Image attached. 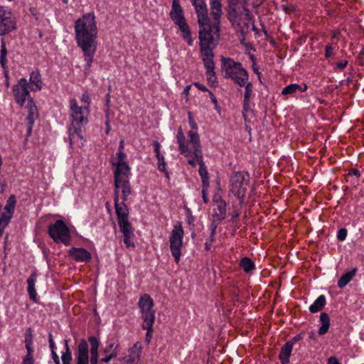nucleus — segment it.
I'll list each match as a JSON object with an SVG mask.
<instances>
[{"label":"nucleus","instance_id":"f257e3e1","mask_svg":"<svg viewBox=\"0 0 364 364\" xmlns=\"http://www.w3.org/2000/svg\"><path fill=\"white\" fill-rule=\"evenodd\" d=\"M75 40L84 53L85 70H90L97 50V27L94 13H88L75 23Z\"/></svg>","mask_w":364,"mask_h":364},{"label":"nucleus","instance_id":"f03ea898","mask_svg":"<svg viewBox=\"0 0 364 364\" xmlns=\"http://www.w3.org/2000/svg\"><path fill=\"white\" fill-rule=\"evenodd\" d=\"M186 136L181 127L177 131L176 139L178 144V151L186 159L192 167L196 166V159L203 156L200 136L196 131L191 130Z\"/></svg>","mask_w":364,"mask_h":364},{"label":"nucleus","instance_id":"7ed1b4c3","mask_svg":"<svg viewBox=\"0 0 364 364\" xmlns=\"http://www.w3.org/2000/svg\"><path fill=\"white\" fill-rule=\"evenodd\" d=\"M117 178L114 180V201L118 224L121 225L129 221V210L125 204L128 196L131 194L129 178Z\"/></svg>","mask_w":364,"mask_h":364},{"label":"nucleus","instance_id":"20e7f679","mask_svg":"<svg viewBox=\"0 0 364 364\" xmlns=\"http://www.w3.org/2000/svg\"><path fill=\"white\" fill-rule=\"evenodd\" d=\"M220 70L225 79L230 80L235 85L242 87L249 79L247 70L242 63L231 58L221 57Z\"/></svg>","mask_w":364,"mask_h":364},{"label":"nucleus","instance_id":"39448f33","mask_svg":"<svg viewBox=\"0 0 364 364\" xmlns=\"http://www.w3.org/2000/svg\"><path fill=\"white\" fill-rule=\"evenodd\" d=\"M88 341L90 344V359L88 343L82 338L80 341L75 353L76 364H98L100 341L95 336H90Z\"/></svg>","mask_w":364,"mask_h":364},{"label":"nucleus","instance_id":"423d86ee","mask_svg":"<svg viewBox=\"0 0 364 364\" xmlns=\"http://www.w3.org/2000/svg\"><path fill=\"white\" fill-rule=\"evenodd\" d=\"M124 141L122 139L119 141L118 151L115 156L110 159V164L114 168L113 171L114 178H129L131 176V168L127 161V154L124 153Z\"/></svg>","mask_w":364,"mask_h":364},{"label":"nucleus","instance_id":"0eeeda50","mask_svg":"<svg viewBox=\"0 0 364 364\" xmlns=\"http://www.w3.org/2000/svg\"><path fill=\"white\" fill-rule=\"evenodd\" d=\"M250 176L247 171H234L230 177L229 191L242 203L250 185Z\"/></svg>","mask_w":364,"mask_h":364},{"label":"nucleus","instance_id":"6e6552de","mask_svg":"<svg viewBox=\"0 0 364 364\" xmlns=\"http://www.w3.org/2000/svg\"><path fill=\"white\" fill-rule=\"evenodd\" d=\"M170 18L173 23L178 26L179 30L182 33L183 38L187 42L188 45L192 46L193 39L190 28L186 23V20L183 14V10L180 4V0H172Z\"/></svg>","mask_w":364,"mask_h":364},{"label":"nucleus","instance_id":"1a4fd4ad","mask_svg":"<svg viewBox=\"0 0 364 364\" xmlns=\"http://www.w3.org/2000/svg\"><path fill=\"white\" fill-rule=\"evenodd\" d=\"M228 16L232 26L242 33L253 23L252 16L246 6H242L239 10L232 9L229 10Z\"/></svg>","mask_w":364,"mask_h":364},{"label":"nucleus","instance_id":"9d476101","mask_svg":"<svg viewBox=\"0 0 364 364\" xmlns=\"http://www.w3.org/2000/svg\"><path fill=\"white\" fill-rule=\"evenodd\" d=\"M48 232L55 243H63L65 246L70 245V230L63 220H57L53 224L50 225Z\"/></svg>","mask_w":364,"mask_h":364},{"label":"nucleus","instance_id":"9b49d317","mask_svg":"<svg viewBox=\"0 0 364 364\" xmlns=\"http://www.w3.org/2000/svg\"><path fill=\"white\" fill-rule=\"evenodd\" d=\"M70 126L84 127L88 122L90 109L87 106H79L75 99L69 101Z\"/></svg>","mask_w":364,"mask_h":364},{"label":"nucleus","instance_id":"f8f14e48","mask_svg":"<svg viewBox=\"0 0 364 364\" xmlns=\"http://www.w3.org/2000/svg\"><path fill=\"white\" fill-rule=\"evenodd\" d=\"M205 18L203 21L201 18H198L200 26L199 39L200 50L213 49L212 44L214 34L218 33V31H215L213 25L210 26V18L208 14H206Z\"/></svg>","mask_w":364,"mask_h":364},{"label":"nucleus","instance_id":"ddd939ff","mask_svg":"<svg viewBox=\"0 0 364 364\" xmlns=\"http://www.w3.org/2000/svg\"><path fill=\"white\" fill-rule=\"evenodd\" d=\"M183 235L182 225L178 223L173 226L169 237L171 252L176 263H178L181 259Z\"/></svg>","mask_w":364,"mask_h":364},{"label":"nucleus","instance_id":"4468645a","mask_svg":"<svg viewBox=\"0 0 364 364\" xmlns=\"http://www.w3.org/2000/svg\"><path fill=\"white\" fill-rule=\"evenodd\" d=\"M17 29L16 18L11 11L0 6V36H5Z\"/></svg>","mask_w":364,"mask_h":364},{"label":"nucleus","instance_id":"2eb2a0df","mask_svg":"<svg viewBox=\"0 0 364 364\" xmlns=\"http://www.w3.org/2000/svg\"><path fill=\"white\" fill-rule=\"evenodd\" d=\"M154 301L150 295L144 294L139 300V307L141 310L143 322H151L155 321V311L153 309Z\"/></svg>","mask_w":364,"mask_h":364},{"label":"nucleus","instance_id":"dca6fc26","mask_svg":"<svg viewBox=\"0 0 364 364\" xmlns=\"http://www.w3.org/2000/svg\"><path fill=\"white\" fill-rule=\"evenodd\" d=\"M28 83L26 78H21L18 83L13 86L12 91L18 105L23 106L26 100L32 99L28 90Z\"/></svg>","mask_w":364,"mask_h":364},{"label":"nucleus","instance_id":"f3484780","mask_svg":"<svg viewBox=\"0 0 364 364\" xmlns=\"http://www.w3.org/2000/svg\"><path fill=\"white\" fill-rule=\"evenodd\" d=\"M70 146L72 149L81 148L85 141L82 136V127L70 126L68 128Z\"/></svg>","mask_w":364,"mask_h":364},{"label":"nucleus","instance_id":"a211bd4d","mask_svg":"<svg viewBox=\"0 0 364 364\" xmlns=\"http://www.w3.org/2000/svg\"><path fill=\"white\" fill-rule=\"evenodd\" d=\"M214 205L212 218L215 222H220L227 215V203L220 197L214 198Z\"/></svg>","mask_w":364,"mask_h":364},{"label":"nucleus","instance_id":"6ab92c4d","mask_svg":"<svg viewBox=\"0 0 364 364\" xmlns=\"http://www.w3.org/2000/svg\"><path fill=\"white\" fill-rule=\"evenodd\" d=\"M210 16L215 31H219L220 18L223 14L220 0H210Z\"/></svg>","mask_w":364,"mask_h":364},{"label":"nucleus","instance_id":"aec40b11","mask_svg":"<svg viewBox=\"0 0 364 364\" xmlns=\"http://www.w3.org/2000/svg\"><path fill=\"white\" fill-rule=\"evenodd\" d=\"M69 254L77 262H88L92 259L90 252L82 247H72Z\"/></svg>","mask_w":364,"mask_h":364},{"label":"nucleus","instance_id":"412c9836","mask_svg":"<svg viewBox=\"0 0 364 364\" xmlns=\"http://www.w3.org/2000/svg\"><path fill=\"white\" fill-rule=\"evenodd\" d=\"M121 232L123 234V241L127 247H134L133 242L134 232L130 223H125L119 225Z\"/></svg>","mask_w":364,"mask_h":364},{"label":"nucleus","instance_id":"4be33fe9","mask_svg":"<svg viewBox=\"0 0 364 364\" xmlns=\"http://www.w3.org/2000/svg\"><path fill=\"white\" fill-rule=\"evenodd\" d=\"M26 109H27L28 112L27 120L29 124L28 134L30 135L35 119L38 117L37 107L36 106L33 99H31L28 101Z\"/></svg>","mask_w":364,"mask_h":364},{"label":"nucleus","instance_id":"5701e85b","mask_svg":"<svg viewBox=\"0 0 364 364\" xmlns=\"http://www.w3.org/2000/svg\"><path fill=\"white\" fill-rule=\"evenodd\" d=\"M203 64L205 71H210L215 70V63L213 61V49H203L200 50Z\"/></svg>","mask_w":364,"mask_h":364},{"label":"nucleus","instance_id":"b1692460","mask_svg":"<svg viewBox=\"0 0 364 364\" xmlns=\"http://www.w3.org/2000/svg\"><path fill=\"white\" fill-rule=\"evenodd\" d=\"M308 87L306 84L299 85V84H290L286 86L282 90V95H295L298 92H304L306 91Z\"/></svg>","mask_w":364,"mask_h":364},{"label":"nucleus","instance_id":"393cba45","mask_svg":"<svg viewBox=\"0 0 364 364\" xmlns=\"http://www.w3.org/2000/svg\"><path fill=\"white\" fill-rule=\"evenodd\" d=\"M27 284H28V293L29 295V298L33 301L36 302V298H37V292L35 289V285L37 282V274L36 272H33L27 279Z\"/></svg>","mask_w":364,"mask_h":364},{"label":"nucleus","instance_id":"a878e982","mask_svg":"<svg viewBox=\"0 0 364 364\" xmlns=\"http://www.w3.org/2000/svg\"><path fill=\"white\" fill-rule=\"evenodd\" d=\"M193 6L195 8L198 18H201L203 21L208 14V9L205 0H191Z\"/></svg>","mask_w":364,"mask_h":364},{"label":"nucleus","instance_id":"bb28decb","mask_svg":"<svg viewBox=\"0 0 364 364\" xmlns=\"http://www.w3.org/2000/svg\"><path fill=\"white\" fill-rule=\"evenodd\" d=\"M199 165V175L201 178L202 185H209L208 172L203 161V156L196 159V165Z\"/></svg>","mask_w":364,"mask_h":364},{"label":"nucleus","instance_id":"cd10ccee","mask_svg":"<svg viewBox=\"0 0 364 364\" xmlns=\"http://www.w3.org/2000/svg\"><path fill=\"white\" fill-rule=\"evenodd\" d=\"M293 347L290 346V344L287 343V342L282 347L279 358L282 363V364H289V357L291 354Z\"/></svg>","mask_w":364,"mask_h":364},{"label":"nucleus","instance_id":"c85d7f7f","mask_svg":"<svg viewBox=\"0 0 364 364\" xmlns=\"http://www.w3.org/2000/svg\"><path fill=\"white\" fill-rule=\"evenodd\" d=\"M141 352V346L139 343H136L132 348H129V355L127 359L128 363H132L140 357Z\"/></svg>","mask_w":364,"mask_h":364},{"label":"nucleus","instance_id":"c756f323","mask_svg":"<svg viewBox=\"0 0 364 364\" xmlns=\"http://www.w3.org/2000/svg\"><path fill=\"white\" fill-rule=\"evenodd\" d=\"M319 321L321 323V326L318 329V334L323 336L326 334L330 327V317L326 312H323L320 314Z\"/></svg>","mask_w":364,"mask_h":364},{"label":"nucleus","instance_id":"7c9ffc66","mask_svg":"<svg viewBox=\"0 0 364 364\" xmlns=\"http://www.w3.org/2000/svg\"><path fill=\"white\" fill-rule=\"evenodd\" d=\"M357 268L351 269L350 272L345 273L338 281V287L339 288L345 287L355 276Z\"/></svg>","mask_w":364,"mask_h":364},{"label":"nucleus","instance_id":"2f4dec72","mask_svg":"<svg viewBox=\"0 0 364 364\" xmlns=\"http://www.w3.org/2000/svg\"><path fill=\"white\" fill-rule=\"evenodd\" d=\"M29 80L31 84L36 87L35 89H33V90H40L42 89L43 81L41 80L40 72L38 70L33 71L30 74Z\"/></svg>","mask_w":364,"mask_h":364},{"label":"nucleus","instance_id":"473e14b6","mask_svg":"<svg viewBox=\"0 0 364 364\" xmlns=\"http://www.w3.org/2000/svg\"><path fill=\"white\" fill-rule=\"evenodd\" d=\"M239 266L247 274L255 269V264L247 257H242L240 260Z\"/></svg>","mask_w":364,"mask_h":364},{"label":"nucleus","instance_id":"72a5a7b5","mask_svg":"<svg viewBox=\"0 0 364 364\" xmlns=\"http://www.w3.org/2000/svg\"><path fill=\"white\" fill-rule=\"evenodd\" d=\"M326 305V297L324 295H320L315 301L309 306V311L311 313H316L321 311Z\"/></svg>","mask_w":364,"mask_h":364},{"label":"nucleus","instance_id":"f704fd0d","mask_svg":"<svg viewBox=\"0 0 364 364\" xmlns=\"http://www.w3.org/2000/svg\"><path fill=\"white\" fill-rule=\"evenodd\" d=\"M113 346H114V343H111L104 349L103 352L105 354L109 353V355H108V356H105V357L102 358L100 360V363H107L109 362L112 358H116L117 356V355H118L117 351V346H116L112 350H111L112 348H113Z\"/></svg>","mask_w":364,"mask_h":364},{"label":"nucleus","instance_id":"c9c22d12","mask_svg":"<svg viewBox=\"0 0 364 364\" xmlns=\"http://www.w3.org/2000/svg\"><path fill=\"white\" fill-rule=\"evenodd\" d=\"M247 84L245 85V94H244V107H247L249 105L250 100L252 95V89L253 85L249 81V79L246 82Z\"/></svg>","mask_w":364,"mask_h":364},{"label":"nucleus","instance_id":"e433bc0d","mask_svg":"<svg viewBox=\"0 0 364 364\" xmlns=\"http://www.w3.org/2000/svg\"><path fill=\"white\" fill-rule=\"evenodd\" d=\"M7 49L6 43L4 38L1 39V50H0V64L1 67L6 70V63H7Z\"/></svg>","mask_w":364,"mask_h":364},{"label":"nucleus","instance_id":"4c0bfd02","mask_svg":"<svg viewBox=\"0 0 364 364\" xmlns=\"http://www.w3.org/2000/svg\"><path fill=\"white\" fill-rule=\"evenodd\" d=\"M16 204V198L14 195H11L6 200V203L4 206V212L11 214L14 213L15 208Z\"/></svg>","mask_w":364,"mask_h":364},{"label":"nucleus","instance_id":"58836bf2","mask_svg":"<svg viewBox=\"0 0 364 364\" xmlns=\"http://www.w3.org/2000/svg\"><path fill=\"white\" fill-rule=\"evenodd\" d=\"M65 351L63 352L61 355L63 364H70L72 361V352L67 340L65 341Z\"/></svg>","mask_w":364,"mask_h":364},{"label":"nucleus","instance_id":"ea45409f","mask_svg":"<svg viewBox=\"0 0 364 364\" xmlns=\"http://www.w3.org/2000/svg\"><path fill=\"white\" fill-rule=\"evenodd\" d=\"M157 161H158V163H157L158 169L161 172L164 173V174L166 175V178H169V173H168V171H167V168H166V164L165 159H164V156H159L157 158Z\"/></svg>","mask_w":364,"mask_h":364},{"label":"nucleus","instance_id":"a19ab883","mask_svg":"<svg viewBox=\"0 0 364 364\" xmlns=\"http://www.w3.org/2000/svg\"><path fill=\"white\" fill-rule=\"evenodd\" d=\"M154 322H151V324L149 323L143 322L142 323V328L144 330H146V341L147 343H149L151 338L152 336L153 333V325Z\"/></svg>","mask_w":364,"mask_h":364},{"label":"nucleus","instance_id":"79ce46f5","mask_svg":"<svg viewBox=\"0 0 364 364\" xmlns=\"http://www.w3.org/2000/svg\"><path fill=\"white\" fill-rule=\"evenodd\" d=\"M13 217V214L3 212L0 216V226L6 228Z\"/></svg>","mask_w":364,"mask_h":364},{"label":"nucleus","instance_id":"37998d69","mask_svg":"<svg viewBox=\"0 0 364 364\" xmlns=\"http://www.w3.org/2000/svg\"><path fill=\"white\" fill-rule=\"evenodd\" d=\"M247 0H228L230 10L232 9H241L242 6H245V4Z\"/></svg>","mask_w":364,"mask_h":364},{"label":"nucleus","instance_id":"c03bdc74","mask_svg":"<svg viewBox=\"0 0 364 364\" xmlns=\"http://www.w3.org/2000/svg\"><path fill=\"white\" fill-rule=\"evenodd\" d=\"M205 75L207 80L211 85L215 84L217 82V77L215 75V70L209 71H205Z\"/></svg>","mask_w":364,"mask_h":364},{"label":"nucleus","instance_id":"a18cd8bd","mask_svg":"<svg viewBox=\"0 0 364 364\" xmlns=\"http://www.w3.org/2000/svg\"><path fill=\"white\" fill-rule=\"evenodd\" d=\"M304 337V333H300L299 334H297L296 336H295L294 337H293L291 340H289V341H287V343L290 344V346H291L292 347L294 346V345L301 341V339H303Z\"/></svg>","mask_w":364,"mask_h":364},{"label":"nucleus","instance_id":"49530a36","mask_svg":"<svg viewBox=\"0 0 364 364\" xmlns=\"http://www.w3.org/2000/svg\"><path fill=\"white\" fill-rule=\"evenodd\" d=\"M334 49L335 46H333L332 44H327L325 48V57L326 58L331 57L333 53Z\"/></svg>","mask_w":364,"mask_h":364},{"label":"nucleus","instance_id":"de8ad7c7","mask_svg":"<svg viewBox=\"0 0 364 364\" xmlns=\"http://www.w3.org/2000/svg\"><path fill=\"white\" fill-rule=\"evenodd\" d=\"M208 188L209 185H203L202 187V197L203 202L205 203H208L209 202V199L208 197Z\"/></svg>","mask_w":364,"mask_h":364},{"label":"nucleus","instance_id":"09e8293b","mask_svg":"<svg viewBox=\"0 0 364 364\" xmlns=\"http://www.w3.org/2000/svg\"><path fill=\"white\" fill-rule=\"evenodd\" d=\"M347 237V230L346 228H341L338 231L337 238L340 241H343Z\"/></svg>","mask_w":364,"mask_h":364},{"label":"nucleus","instance_id":"8fccbe9b","mask_svg":"<svg viewBox=\"0 0 364 364\" xmlns=\"http://www.w3.org/2000/svg\"><path fill=\"white\" fill-rule=\"evenodd\" d=\"M82 102L85 103L84 106H87L89 108V105L90 104V96L87 92H85L81 97Z\"/></svg>","mask_w":364,"mask_h":364},{"label":"nucleus","instance_id":"3c124183","mask_svg":"<svg viewBox=\"0 0 364 364\" xmlns=\"http://www.w3.org/2000/svg\"><path fill=\"white\" fill-rule=\"evenodd\" d=\"M188 123L192 129L197 130L198 126L196 122H195L192 114L191 112L188 113Z\"/></svg>","mask_w":364,"mask_h":364},{"label":"nucleus","instance_id":"603ef678","mask_svg":"<svg viewBox=\"0 0 364 364\" xmlns=\"http://www.w3.org/2000/svg\"><path fill=\"white\" fill-rule=\"evenodd\" d=\"M220 222H215L213 220V222L210 224V235H212V237H215L216 233V229Z\"/></svg>","mask_w":364,"mask_h":364},{"label":"nucleus","instance_id":"864d4df0","mask_svg":"<svg viewBox=\"0 0 364 364\" xmlns=\"http://www.w3.org/2000/svg\"><path fill=\"white\" fill-rule=\"evenodd\" d=\"M348 65V61L344 60L339 62L336 63L335 68L339 70H343Z\"/></svg>","mask_w":364,"mask_h":364},{"label":"nucleus","instance_id":"5fc2aeb1","mask_svg":"<svg viewBox=\"0 0 364 364\" xmlns=\"http://www.w3.org/2000/svg\"><path fill=\"white\" fill-rule=\"evenodd\" d=\"M153 144L154 146V152L156 154V158H158L159 156H161L162 155L160 154V148H161L160 143L157 141H154Z\"/></svg>","mask_w":364,"mask_h":364},{"label":"nucleus","instance_id":"6e6d98bb","mask_svg":"<svg viewBox=\"0 0 364 364\" xmlns=\"http://www.w3.org/2000/svg\"><path fill=\"white\" fill-rule=\"evenodd\" d=\"M26 348L27 350V354L25 357L33 358V348L32 347V344L29 343V342H27V343L26 344Z\"/></svg>","mask_w":364,"mask_h":364},{"label":"nucleus","instance_id":"4d7b16f0","mask_svg":"<svg viewBox=\"0 0 364 364\" xmlns=\"http://www.w3.org/2000/svg\"><path fill=\"white\" fill-rule=\"evenodd\" d=\"M27 342H29V343L33 344L32 331L30 328L27 329V333L25 338V344H26Z\"/></svg>","mask_w":364,"mask_h":364},{"label":"nucleus","instance_id":"13d9d810","mask_svg":"<svg viewBox=\"0 0 364 364\" xmlns=\"http://www.w3.org/2000/svg\"><path fill=\"white\" fill-rule=\"evenodd\" d=\"M48 342H49V346H50V351L51 353L53 352V350H55V342L53 339V336H52V333H49L48 334Z\"/></svg>","mask_w":364,"mask_h":364},{"label":"nucleus","instance_id":"bf43d9fd","mask_svg":"<svg viewBox=\"0 0 364 364\" xmlns=\"http://www.w3.org/2000/svg\"><path fill=\"white\" fill-rule=\"evenodd\" d=\"M215 240V237H212V235H210V238L205 242V250H210L211 247H212V244L213 242Z\"/></svg>","mask_w":364,"mask_h":364},{"label":"nucleus","instance_id":"052dcab7","mask_svg":"<svg viewBox=\"0 0 364 364\" xmlns=\"http://www.w3.org/2000/svg\"><path fill=\"white\" fill-rule=\"evenodd\" d=\"M327 364H341L335 356H331L327 360Z\"/></svg>","mask_w":364,"mask_h":364},{"label":"nucleus","instance_id":"680f3d73","mask_svg":"<svg viewBox=\"0 0 364 364\" xmlns=\"http://www.w3.org/2000/svg\"><path fill=\"white\" fill-rule=\"evenodd\" d=\"M193 85H195V86H196L198 90H200L203 91V92L209 91V90L207 89V87H206L204 85H203V84H201V83H200V82H194V84H193Z\"/></svg>","mask_w":364,"mask_h":364},{"label":"nucleus","instance_id":"e2e57ef3","mask_svg":"<svg viewBox=\"0 0 364 364\" xmlns=\"http://www.w3.org/2000/svg\"><path fill=\"white\" fill-rule=\"evenodd\" d=\"M208 92H209V95H210V97L211 99V101L215 105V108L218 109V101H217V99H216L215 96L214 95V94L211 91H208Z\"/></svg>","mask_w":364,"mask_h":364},{"label":"nucleus","instance_id":"0e129e2a","mask_svg":"<svg viewBox=\"0 0 364 364\" xmlns=\"http://www.w3.org/2000/svg\"><path fill=\"white\" fill-rule=\"evenodd\" d=\"M22 364H34L33 358L24 357Z\"/></svg>","mask_w":364,"mask_h":364},{"label":"nucleus","instance_id":"69168bd1","mask_svg":"<svg viewBox=\"0 0 364 364\" xmlns=\"http://www.w3.org/2000/svg\"><path fill=\"white\" fill-rule=\"evenodd\" d=\"M252 68H253L254 72L257 74L259 80L260 81V82H262V80H261V73L259 71L258 68H257L255 65H252Z\"/></svg>","mask_w":364,"mask_h":364},{"label":"nucleus","instance_id":"338daca9","mask_svg":"<svg viewBox=\"0 0 364 364\" xmlns=\"http://www.w3.org/2000/svg\"><path fill=\"white\" fill-rule=\"evenodd\" d=\"M106 124V134H107L111 129L108 114H107Z\"/></svg>","mask_w":364,"mask_h":364},{"label":"nucleus","instance_id":"774afa93","mask_svg":"<svg viewBox=\"0 0 364 364\" xmlns=\"http://www.w3.org/2000/svg\"><path fill=\"white\" fill-rule=\"evenodd\" d=\"M51 355L54 362L60 360L58 355L57 354L55 350H53V352L51 353Z\"/></svg>","mask_w":364,"mask_h":364}]
</instances>
